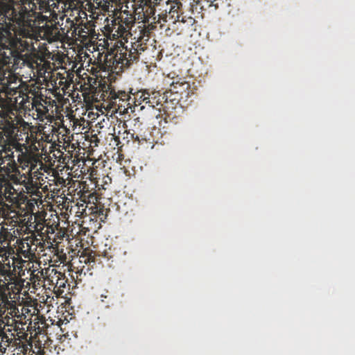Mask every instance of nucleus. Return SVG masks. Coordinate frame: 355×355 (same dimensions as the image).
I'll list each match as a JSON object with an SVG mask.
<instances>
[{"label": "nucleus", "mask_w": 355, "mask_h": 355, "mask_svg": "<svg viewBox=\"0 0 355 355\" xmlns=\"http://www.w3.org/2000/svg\"><path fill=\"white\" fill-rule=\"evenodd\" d=\"M78 211L80 213L81 216L87 215L86 208L85 207L84 204H81L78 206Z\"/></svg>", "instance_id": "1a4fd4ad"}, {"label": "nucleus", "mask_w": 355, "mask_h": 355, "mask_svg": "<svg viewBox=\"0 0 355 355\" xmlns=\"http://www.w3.org/2000/svg\"><path fill=\"white\" fill-rule=\"evenodd\" d=\"M89 266L94 267L96 261H100L99 256H96L94 252H89Z\"/></svg>", "instance_id": "423d86ee"}, {"label": "nucleus", "mask_w": 355, "mask_h": 355, "mask_svg": "<svg viewBox=\"0 0 355 355\" xmlns=\"http://www.w3.org/2000/svg\"><path fill=\"white\" fill-rule=\"evenodd\" d=\"M140 2L139 6H142V5H147L148 3H151V0H138Z\"/></svg>", "instance_id": "9b49d317"}, {"label": "nucleus", "mask_w": 355, "mask_h": 355, "mask_svg": "<svg viewBox=\"0 0 355 355\" xmlns=\"http://www.w3.org/2000/svg\"><path fill=\"white\" fill-rule=\"evenodd\" d=\"M181 5V3H172L170 6L169 14H171L172 16H174L175 13L178 14V9Z\"/></svg>", "instance_id": "0eeeda50"}, {"label": "nucleus", "mask_w": 355, "mask_h": 355, "mask_svg": "<svg viewBox=\"0 0 355 355\" xmlns=\"http://www.w3.org/2000/svg\"><path fill=\"white\" fill-rule=\"evenodd\" d=\"M172 85H173V87L175 88H178L177 87V85H184L183 83H174V81H173V83H171Z\"/></svg>", "instance_id": "f8f14e48"}, {"label": "nucleus", "mask_w": 355, "mask_h": 355, "mask_svg": "<svg viewBox=\"0 0 355 355\" xmlns=\"http://www.w3.org/2000/svg\"><path fill=\"white\" fill-rule=\"evenodd\" d=\"M107 89H108L106 91V95H107V98H110L112 102L117 98L119 102L120 101L124 102V101H128L130 98V95L125 91L116 92L115 89L110 86H108Z\"/></svg>", "instance_id": "39448f33"}, {"label": "nucleus", "mask_w": 355, "mask_h": 355, "mask_svg": "<svg viewBox=\"0 0 355 355\" xmlns=\"http://www.w3.org/2000/svg\"><path fill=\"white\" fill-rule=\"evenodd\" d=\"M127 135H128V139L130 138L134 140L139 141V136L137 135H135L134 132H130V131H128L127 132Z\"/></svg>", "instance_id": "9d476101"}, {"label": "nucleus", "mask_w": 355, "mask_h": 355, "mask_svg": "<svg viewBox=\"0 0 355 355\" xmlns=\"http://www.w3.org/2000/svg\"><path fill=\"white\" fill-rule=\"evenodd\" d=\"M147 49L146 44L139 43L137 41L135 43H131L130 47L123 46L118 49L114 56V62L116 64H121V67H128L134 62L139 60V55Z\"/></svg>", "instance_id": "f03ea898"}, {"label": "nucleus", "mask_w": 355, "mask_h": 355, "mask_svg": "<svg viewBox=\"0 0 355 355\" xmlns=\"http://www.w3.org/2000/svg\"><path fill=\"white\" fill-rule=\"evenodd\" d=\"M175 94L172 92H164L163 99L161 105V113L157 114L156 116L164 118L166 122L172 121L178 116L177 109H180L178 98L175 97Z\"/></svg>", "instance_id": "7ed1b4c3"}, {"label": "nucleus", "mask_w": 355, "mask_h": 355, "mask_svg": "<svg viewBox=\"0 0 355 355\" xmlns=\"http://www.w3.org/2000/svg\"><path fill=\"white\" fill-rule=\"evenodd\" d=\"M37 3L33 0H8L6 3L0 1V45L4 35L14 30V24L26 26L31 21L30 17L36 15Z\"/></svg>", "instance_id": "f257e3e1"}, {"label": "nucleus", "mask_w": 355, "mask_h": 355, "mask_svg": "<svg viewBox=\"0 0 355 355\" xmlns=\"http://www.w3.org/2000/svg\"><path fill=\"white\" fill-rule=\"evenodd\" d=\"M80 263H86L89 266V252L83 253L82 255L80 256Z\"/></svg>", "instance_id": "6e6552de"}, {"label": "nucleus", "mask_w": 355, "mask_h": 355, "mask_svg": "<svg viewBox=\"0 0 355 355\" xmlns=\"http://www.w3.org/2000/svg\"><path fill=\"white\" fill-rule=\"evenodd\" d=\"M83 193H85V187H83Z\"/></svg>", "instance_id": "4468645a"}, {"label": "nucleus", "mask_w": 355, "mask_h": 355, "mask_svg": "<svg viewBox=\"0 0 355 355\" xmlns=\"http://www.w3.org/2000/svg\"><path fill=\"white\" fill-rule=\"evenodd\" d=\"M137 96L139 97L141 103L153 109H156L159 112L158 114L161 113V105L164 98L163 94H161L160 91H151L149 89H146L143 91H139Z\"/></svg>", "instance_id": "20e7f679"}, {"label": "nucleus", "mask_w": 355, "mask_h": 355, "mask_svg": "<svg viewBox=\"0 0 355 355\" xmlns=\"http://www.w3.org/2000/svg\"><path fill=\"white\" fill-rule=\"evenodd\" d=\"M59 182H65V180L63 178H60L59 179Z\"/></svg>", "instance_id": "ddd939ff"}]
</instances>
